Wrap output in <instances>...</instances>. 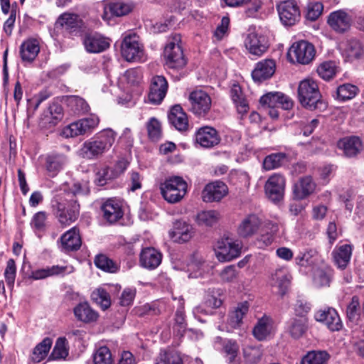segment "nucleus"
Returning <instances> with one entry per match:
<instances>
[{
    "instance_id": "f257e3e1",
    "label": "nucleus",
    "mask_w": 364,
    "mask_h": 364,
    "mask_svg": "<svg viewBox=\"0 0 364 364\" xmlns=\"http://www.w3.org/2000/svg\"><path fill=\"white\" fill-rule=\"evenodd\" d=\"M117 133L112 129H105L85 141L79 150V155L87 160H96L108 152L113 146Z\"/></svg>"
},
{
    "instance_id": "f03ea898",
    "label": "nucleus",
    "mask_w": 364,
    "mask_h": 364,
    "mask_svg": "<svg viewBox=\"0 0 364 364\" xmlns=\"http://www.w3.org/2000/svg\"><path fill=\"white\" fill-rule=\"evenodd\" d=\"M298 99L301 105L311 111L325 110L327 104L322 100L316 81L307 78L301 80L298 87Z\"/></svg>"
},
{
    "instance_id": "7ed1b4c3",
    "label": "nucleus",
    "mask_w": 364,
    "mask_h": 364,
    "mask_svg": "<svg viewBox=\"0 0 364 364\" xmlns=\"http://www.w3.org/2000/svg\"><path fill=\"white\" fill-rule=\"evenodd\" d=\"M66 196L57 195L52 200V208L59 223L63 225H70L80 215V204L77 200L69 198Z\"/></svg>"
},
{
    "instance_id": "20e7f679",
    "label": "nucleus",
    "mask_w": 364,
    "mask_h": 364,
    "mask_svg": "<svg viewBox=\"0 0 364 364\" xmlns=\"http://www.w3.org/2000/svg\"><path fill=\"white\" fill-rule=\"evenodd\" d=\"M181 35L176 33L168 40L164 50L165 65L171 69H181L186 65V59L182 49Z\"/></svg>"
},
{
    "instance_id": "39448f33",
    "label": "nucleus",
    "mask_w": 364,
    "mask_h": 364,
    "mask_svg": "<svg viewBox=\"0 0 364 364\" xmlns=\"http://www.w3.org/2000/svg\"><path fill=\"white\" fill-rule=\"evenodd\" d=\"M121 53L128 62H141L144 60V46L135 32L130 31L124 34Z\"/></svg>"
},
{
    "instance_id": "423d86ee",
    "label": "nucleus",
    "mask_w": 364,
    "mask_h": 364,
    "mask_svg": "<svg viewBox=\"0 0 364 364\" xmlns=\"http://www.w3.org/2000/svg\"><path fill=\"white\" fill-rule=\"evenodd\" d=\"M160 191L164 198L170 203L180 201L187 192V183L180 176L166 178L160 184Z\"/></svg>"
},
{
    "instance_id": "0eeeda50",
    "label": "nucleus",
    "mask_w": 364,
    "mask_h": 364,
    "mask_svg": "<svg viewBox=\"0 0 364 364\" xmlns=\"http://www.w3.org/2000/svg\"><path fill=\"white\" fill-rule=\"evenodd\" d=\"M100 121L97 115L91 114L65 127L62 131V135L65 138H73L90 134L98 127Z\"/></svg>"
},
{
    "instance_id": "6e6552de",
    "label": "nucleus",
    "mask_w": 364,
    "mask_h": 364,
    "mask_svg": "<svg viewBox=\"0 0 364 364\" xmlns=\"http://www.w3.org/2000/svg\"><path fill=\"white\" fill-rule=\"evenodd\" d=\"M188 110L198 117H204L210 111L212 100L210 95L202 90L191 92L188 96Z\"/></svg>"
},
{
    "instance_id": "1a4fd4ad",
    "label": "nucleus",
    "mask_w": 364,
    "mask_h": 364,
    "mask_svg": "<svg viewBox=\"0 0 364 364\" xmlns=\"http://www.w3.org/2000/svg\"><path fill=\"white\" fill-rule=\"evenodd\" d=\"M244 45L252 59L262 56L269 47L266 37L255 31L250 32L247 35Z\"/></svg>"
},
{
    "instance_id": "9d476101",
    "label": "nucleus",
    "mask_w": 364,
    "mask_h": 364,
    "mask_svg": "<svg viewBox=\"0 0 364 364\" xmlns=\"http://www.w3.org/2000/svg\"><path fill=\"white\" fill-rule=\"evenodd\" d=\"M316 50L313 44L306 41H299L292 44L289 50V55L294 58L296 61L302 65L310 63L314 58Z\"/></svg>"
},
{
    "instance_id": "9b49d317",
    "label": "nucleus",
    "mask_w": 364,
    "mask_h": 364,
    "mask_svg": "<svg viewBox=\"0 0 364 364\" xmlns=\"http://www.w3.org/2000/svg\"><path fill=\"white\" fill-rule=\"evenodd\" d=\"M111 39L97 32L86 33L83 38V45L89 53H100L110 47Z\"/></svg>"
},
{
    "instance_id": "f8f14e48",
    "label": "nucleus",
    "mask_w": 364,
    "mask_h": 364,
    "mask_svg": "<svg viewBox=\"0 0 364 364\" xmlns=\"http://www.w3.org/2000/svg\"><path fill=\"white\" fill-rule=\"evenodd\" d=\"M267 198L274 203L283 199L285 190V178L279 173L272 174L264 185Z\"/></svg>"
},
{
    "instance_id": "ddd939ff",
    "label": "nucleus",
    "mask_w": 364,
    "mask_h": 364,
    "mask_svg": "<svg viewBox=\"0 0 364 364\" xmlns=\"http://www.w3.org/2000/svg\"><path fill=\"white\" fill-rule=\"evenodd\" d=\"M240 250L241 246L239 243L231 242L226 238L218 241L215 253L220 262H228L239 257Z\"/></svg>"
},
{
    "instance_id": "4468645a",
    "label": "nucleus",
    "mask_w": 364,
    "mask_h": 364,
    "mask_svg": "<svg viewBox=\"0 0 364 364\" xmlns=\"http://www.w3.org/2000/svg\"><path fill=\"white\" fill-rule=\"evenodd\" d=\"M281 21L285 26H292L299 20L300 10L294 0H287L277 4Z\"/></svg>"
},
{
    "instance_id": "2eb2a0df",
    "label": "nucleus",
    "mask_w": 364,
    "mask_h": 364,
    "mask_svg": "<svg viewBox=\"0 0 364 364\" xmlns=\"http://www.w3.org/2000/svg\"><path fill=\"white\" fill-rule=\"evenodd\" d=\"M103 218L109 223H114L124 215L122 201L116 198H110L101 205Z\"/></svg>"
},
{
    "instance_id": "dca6fc26",
    "label": "nucleus",
    "mask_w": 364,
    "mask_h": 364,
    "mask_svg": "<svg viewBox=\"0 0 364 364\" xmlns=\"http://www.w3.org/2000/svg\"><path fill=\"white\" fill-rule=\"evenodd\" d=\"M290 281L291 277L288 270L281 267L271 273L269 282L274 292L283 296L289 287Z\"/></svg>"
},
{
    "instance_id": "f3484780",
    "label": "nucleus",
    "mask_w": 364,
    "mask_h": 364,
    "mask_svg": "<svg viewBox=\"0 0 364 364\" xmlns=\"http://www.w3.org/2000/svg\"><path fill=\"white\" fill-rule=\"evenodd\" d=\"M228 193L225 183L221 181H215L207 184L203 192L202 198L204 202L212 203L220 201Z\"/></svg>"
},
{
    "instance_id": "a211bd4d",
    "label": "nucleus",
    "mask_w": 364,
    "mask_h": 364,
    "mask_svg": "<svg viewBox=\"0 0 364 364\" xmlns=\"http://www.w3.org/2000/svg\"><path fill=\"white\" fill-rule=\"evenodd\" d=\"M168 86V82L164 76L153 77L149 93V101L153 104H160L166 95Z\"/></svg>"
},
{
    "instance_id": "6ab92c4d",
    "label": "nucleus",
    "mask_w": 364,
    "mask_h": 364,
    "mask_svg": "<svg viewBox=\"0 0 364 364\" xmlns=\"http://www.w3.org/2000/svg\"><path fill=\"white\" fill-rule=\"evenodd\" d=\"M314 318L317 321L323 323L332 331H339L342 328V322L333 308H326L316 312Z\"/></svg>"
},
{
    "instance_id": "aec40b11",
    "label": "nucleus",
    "mask_w": 364,
    "mask_h": 364,
    "mask_svg": "<svg viewBox=\"0 0 364 364\" xmlns=\"http://www.w3.org/2000/svg\"><path fill=\"white\" fill-rule=\"evenodd\" d=\"M196 142L204 148H212L220 143V138L217 130L211 127L198 129L195 134Z\"/></svg>"
},
{
    "instance_id": "412c9836",
    "label": "nucleus",
    "mask_w": 364,
    "mask_h": 364,
    "mask_svg": "<svg viewBox=\"0 0 364 364\" xmlns=\"http://www.w3.org/2000/svg\"><path fill=\"white\" fill-rule=\"evenodd\" d=\"M273 319L266 315L259 318L252 330V333L258 341H264L271 338L275 332Z\"/></svg>"
},
{
    "instance_id": "4be33fe9",
    "label": "nucleus",
    "mask_w": 364,
    "mask_h": 364,
    "mask_svg": "<svg viewBox=\"0 0 364 364\" xmlns=\"http://www.w3.org/2000/svg\"><path fill=\"white\" fill-rule=\"evenodd\" d=\"M328 23L333 31L342 33L350 28L351 18L346 11L338 10L329 14Z\"/></svg>"
},
{
    "instance_id": "5701e85b",
    "label": "nucleus",
    "mask_w": 364,
    "mask_h": 364,
    "mask_svg": "<svg viewBox=\"0 0 364 364\" xmlns=\"http://www.w3.org/2000/svg\"><path fill=\"white\" fill-rule=\"evenodd\" d=\"M193 227L181 220L174 223L173 229L169 232V236L174 242L184 243L189 241L193 235Z\"/></svg>"
},
{
    "instance_id": "b1692460",
    "label": "nucleus",
    "mask_w": 364,
    "mask_h": 364,
    "mask_svg": "<svg viewBox=\"0 0 364 364\" xmlns=\"http://www.w3.org/2000/svg\"><path fill=\"white\" fill-rule=\"evenodd\" d=\"M261 224L262 221L257 215H248L240 223L237 233L242 237H250L258 231Z\"/></svg>"
},
{
    "instance_id": "393cba45",
    "label": "nucleus",
    "mask_w": 364,
    "mask_h": 364,
    "mask_svg": "<svg viewBox=\"0 0 364 364\" xmlns=\"http://www.w3.org/2000/svg\"><path fill=\"white\" fill-rule=\"evenodd\" d=\"M276 64L272 59H265L257 63L252 73V77L255 82H262L273 75Z\"/></svg>"
},
{
    "instance_id": "a878e982",
    "label": "nucleus",
    "mask_w": 364,
    "mask_h": 364,
    "mask_svg": "<svg viewBox=\"0 0 364 364\" xmlns=\"http://www.w3.org/2000/svg\"><path fill=\"white\" fill-rule=\"evenodd\" d=\"M353 252V245L343 244L337 245L332 252L335 264L341 269L346 268L350 262Z\"/></svg>"
},
{
    "instance_id": "bb28decb",
    "label": "nucleus",
    "mask_w": 364,
    "mask_h": 364,
    "mask_svg": "<svg viewBox=\"0 0 364 364\" xmlns=\"http://www.w3.org/2000/svg\"><path fill=\"white\" fill-rule=\"evenodd\" d=\"M162 259V254L154 247L142 250L140 255L141 265L148 269H154L159 266Z\"/></svg>"
},
{
    "instance_id": "cd10ccee",
    "label": "nucleus",
    "mask_w": 364,
    "mask_h": 364,
    "mask_svg": "<svg viewBox=\"0 0 364 364\" xmlns=\"http://www.w3.org/2000/svg\"><path fill=\"white\" fill-rule=\"evenodd\" d=\"M316 188V183L310 176L302 177L294 185V197L298 200H302L312 194Z\"/></svg>"
},
{
    "instance_id": "c85d7f7f",
    "label": "nucleus",
    "mask_w": 364,
    "mask_h": 364,
    "mask_svg": "<svg viewBox=\"0 0 364 364\" xmlns=\"http://www.w3.org/2000/svg\"><path fill=\"white\" fill-rule=\"evenodd\" d=\"M83 25L82 21L80 17L70 13H64L61 14L55 22L56 28H62L72 33L80 29Z\"/></svg>"
},
{
    "instance_id": "c756f323",
    "label": "nucleus",
    "mask_w": 364,
    "mask_h": 364,
    "mask_svg": "<svg viewBox=\"0 0 364 364\" xmlns=\"http://www.w3.org/2000/svg\"><path fill=\"white\" fill-rule=\"evenodd\" d=\"M61 245L65 251L77 250L82 245L79 230L73 227L65 232L60 237Z\"/></svg>"
},
{
    "instance_id": "7c9ffc66",
    "label": "nucleus",
    "mask_w": 364,
    "mask_h": 364,
    "mask_svg": "<svg viewBox=\"0 0 364 364\" xmlns=\"http://www.w3.org/2000/svg\"><path fill=\"white\" fill-rule=\"evenodd\" d=\"M169 122L178 131L187 130L188 127V117L179 105L173 106L168 114Z\"/></svg>"
},
{
    "instance_id": "2f4dec72",
    "label": "nucleus",
    "mask_w": 364,
    "mask_h": 364,
    "mask_svg": "<svg viewBox=\"0 0 364 364\" xmlns=\"http://www.w3.org/2000/svg\"><path fill=\"white\" fill-rule=\"evenodd\" d=\"M73 272V268L67 266L53 265L31 272V278L35 280L44 279L49 277L63 275Z\"/></svg>"
},
{
    "instance_id": "473e14b6",
    "label": "nucleus",
    "mask_w": 364,
    "mask_h": 364,
    "mask_svg": "<svg viewBox=\"0 0 364 364\" xmlns=\"http://www.w3.org/2000/svg\"><path fill=\"white\" fill-rule=\"evenodd\" d=\"M40 52V45L38 40L28 38L24 41L20 47V55L24 62H33Z\"/></svg>"
},
{
    "instance_id": "72a5a7b5",
    "label": "nucleus",
    "mask_w": 364,
    "mask_h": 364,
    "mask_svg": "<svg viewBox=\"0 0 364 364\" xmlns=\"http://www.w3.org/2000/svg\"><path fill=\"white\" fill-rule=\"evenodd\" d=\"M338 147L342 149L347 157L355 156L362 149V142L358 136L345 137L338 142Z\"/></svg>"
},
{
    "instance_id": "f704fd0d",
    "label": "nucleus",
    "mask_w": 364,
    "mask_h": 364,
    "mask_svg": "<svg viewBox=\"0 0 364 364\" xmlns=\"http://www.w3.org/2000/svg\"><path fill=\"white\" fill-rule=\"evenodd\" d=\"M53 345L51 338L46 337L38 343L32 350L29 364H36L43 361L48 355Z\"/></svg>"
},
{
    "instance_id": "c9c22d12",
    "label": "nucleus",
    "mask_w": 364,
    "mask_h": 364,
    "mask_svg": "<svg viewBox=\"0 0 364 364\" xmlns=\"http://www.w3.org/2000/svg\"><path fill=\"white\" fill-rule=\"evenodd\" d=\"M67 163L64 154L53 153L46 157V168L52 177L55 176Z\"/></svg>"
},
{
    "instance_id": "e433bc0d",
    "label": "nucleus",
    "mask_w": 364,
    "mask_h": 364,
    "mask_svg": "<svg viewBox=\"0 0 364 364\" xmlns=\"http://www.w3.org/2000/svg\"><path fill=\"white\" fill-rule=\"evenodd\" d=\"M250 306L247 301L240 303L229 313L228 323L232 328H238L242 323L244 316L248 312Z\"/></svg>"
},
{
    "instance_id": "4c0bfd02",
    "label": "nucleus",
    "mask_w": 364,
    "mask_h": 364,
    "mask_svg": "<svg viewBox=\"0 0 364 364\" xmlns=\"http://www.w3.org/2000/svg\"><path fill=\"white\" fill-rule=\"evenodd\" d=\"M74 314L77 320L84 323L95 321L98 317L97 313L86 302L77 305L74 309Z\"/></svg>"
},
{
    "instance_id": "58836bf2",
    "label": "nucleus",
    "mask_w": 364,
    "mask_h": 364,
    "mask_svg": "<svg viewBox=\"0 0 364 364\" xmlns=\"http://www.w3.org/2000/svg\"><path fill=\"white\" fill-rule=\"evenodd\" d=\"M318 260V252L312 249L299 252L295 257L296 264L304 267H313L316 264Z\"/></svg>"
},
{
    "instance_id": "ea45409f",
    "label": "nucleus",
    "mask_w": 364,
    "mask_h": 364,
    "mask_svg": "<svg viewBox=\"0 0 364 364\" xmlns=\"http://www.w3.org/2000/svg\"><path fill=\"white\" fill-rule=\"evenodd\" d=\"M308 321L306 317L293 318L289 321L288 332L294 338H299L307 330Z\"/></svg>"
},
{
    "instance_id": "a19ab883",
    "label": "nucleus",
    "mask_w": 364,
    "mask_h": 364,
    "mask_svg": "<svg viewBox=\"0 0 364 364\" xmlns=\"http://www.w3.org/2000/svg\"><path fill=\"white\" fill-rule=\"evenodd\" d=\"M343 53L349 60H353L361 57L363 48L359 41L350 39L344 44Z\"/></svg>"
},
{
    "instance_id": "79ce46f5",
    "label": "nucleus",
    "mask_w": 364,
    "mask_h": 364,
    "mask_svg": "<svg viewBox=\"0 0 364 364\" xmlns=\"http://www.w3.org/2000/svg\"><path fill=\"white\" fill-rule=\"evenodd\" d=\"M329 358V354L325 350H312L303 357L301 364H326Z\"/></svg>"
},
{
    "instance_id": "37998d69",
    "label": "nucleus",
    "mask_w": 364,
    "mask_h": 364,
    "mask_svg": "<svg viewBox=\"0 0 364 364\" xmlns=\"http://www.w3.org/2000/svg\"><path fill=\"white\" fill-rule=\"evenodd\" d=\"M155 364H183V360L177 351L161 350L156 359Z\"/></svg>"
},
{
    "instance_id": "c03bdc74",
    "label": "nucleus",
    "mask_w": 364,
    "mask_h": 364,
    "mask_svg": "<svg viewBox=\"0 0 364 364\" xmlns=\"http://www.w3.org/2000/svg\"><path fill=\"white\" fill-rule=\"evenodd\" d=\"M96 267L105 272L114 273L119 269L118 264L105 255H99L95 259Z\"/></svg>"
},
{
    "instance_id": "a18cd8bd",
    "label": "nucleus",
    "mask_w": 364,
    "mask_h": 364,
    "mask_svg": "<svg viewBox=\"0 0 364 364\" xmlns=\"http://www.w3.org/2000/svg\"><path fill=\"white\" fill-rule=\"evenodd\" d=\"M109 11L115 16H123L129 14L134 9L132 3L124 1L111 2L108 5Z\"/></svg>"
},
{
    "instance_id": "49530a36",
    "label": "nucleus",
    "mask_w": 364,
    "mask_h": 364,
    "mask_svg": "<svg viewBox=\"0 0 364 364\" xmlns=\"http://www.w3.org/2000/svg\"><path fill=\"white\" fill-rule=\"evenodd\" d=\"M360 316V304L359 299L357 296H353L347 305L346 316L348 319L353 322L357 323Z\"/></svg>"
},
{
    "instance_id": "de8ad7c7",
    "label": "nucleus",
    "mask_w": 364,
    "mask_h": 364,
    "mask_svg": "<svg viewBox=\"0 0 364 364\" xmlns=\"http://www.w3.org/2000/svg\"><path fill=\"white\" fill-rule=\"evenodd\" d=\"M220 218V214L214 210H203L200 212L197 215V221L198 224L212 226L215 225Z\"/></svg>"
},
{
    "instance_id": "09e8293b",
    "label": "nucleus",
    "mask_w": 364,
    "mask_h": 364,
    "mask_svg": "<svg viewBox=\"0 0 364 364\" xmlns=\"http://www.w3.org/2000/svg\"><path fill=\"white\" fill-rule=\"evenodd\" d=\"M286 159V154L283 153H275L267 156L263 161V167L267 171L280 167Z\"/></svg>"
},
{
    "instance_id": "8fccbe9b",
    "label": "nucleus",
    "mask_w": 364,
    "mask_h": 364,
    "mask_svg": "<svg viewBox=\"0 0 364 364\" xmlns=\"http://www.w3.org/2000/svg\"><path fill=\"white\" fill-rule=\"evenodd\" d=\"M68 102L69 107L76 114H83L90 110V106L87 102L80 97L71 96L68 98Z\"/></svg>"
},
{
    "instance_id": "3c124183",
    "label": "nucleus",
    "mask_w": 364,
    "mask_h": 364,
    "mask_svg": "<svg viewBox=\"0 0 364 364\" xmlns=\"http://www.w3.org/2000/svg\"><path fill=\"white\" fill-rule=\"evenodd\" d=\"M142 78L141 73L136 68L127 70L119 80L122 83H126L129 86L137 85L140 83Z\"/></svg>"
},
{
    "instance_id": "603ef678",
    "label": "nucleus",
    "mask_w": 364,
    "mask_h": 364,
    "mask_svg": "<svg viewBox=\"0 0 364 364\" xmlns=\"http://www.w3.org/2000/svg\"><path fill=\"white\" fill-rule=\"evenodd\" d=\"M92 358L94 364H113L111 352L106 346H102L97 349Z\"/></svg>"
},
{
    "instance_id": "864d4df0",
    "label": "nucleus",
    "mask_w": 364,
    "mask_h": 364,
    "mask_svg": "<svg viewBox=\"0 0 364 364\" xmlns=\"http://www.w3.org/2000/svg\"><path fill=\"white\" fill-rule=\"evenodd\" d=\"M92 300L100 305L103 310L108 309L111 305V299L109 294L104 289H97L92 293Z\"/></svg>"
},
{
    "instance_id": "5fc2aeb1",
    "label": "nucleus",
    "mask_w": 364,
    "mask_h": 364,
    "mask_svg": "<svg viewBox=\"0 0 364 364\" xmlns=\"http://www.w3.org/2000/svg\"><path fill=\"white\" fill-rule=\"evenodd\" d=\"M68 351L66 348V339L65 338L60 337L56 341L55 346L50 354V358L53 360H58L65 358L68 356Z\"/></svg>"
},
{
    "instance_id": "6e6d98bb",
    "label": "nucleus",
    "mask_w": 364,
    "mask_h": 364,
    "mask_svg": "<svg viewBox=\"0 0 364 364\" xmlns=\"http://www.w3.org/2000/svg\"><path fill=\"white\" fill-rule=\"evenodd\" d=\"M317 73L325 80L331 79L336 73L335 63L333 61L323 63L318 67Z\"/></svg>"
},
{
    "instance_id": "4d7b16f0",
    "label": "nucleus",
    "mask_w": 364,
    "mask_h": 364,
    "mask_svg": "<svg viewBox=\"0 0 364 364\" xmlns=\"http://www.w3.org/2000/svg\"><path fill=\"white\" fill-rule=\"evenodd\" d=\"M358 90V87L353 85L343 84L337 88V96L343 101L350 100L357 95Z\"/></svg>"
},
{
    "instance_id": "13d9d810",
    "label": "nucleus",
    "mask_w": 364,
    "mask_h": 364,
    "mask_svg": "<svg viewBox=\"0 0 364 364\" xmlns=\"http://www.w3.org/2000/svg\"><path fill=\"white\" fill-rule=\"evenodd\" d=\"M243 353L246 362L251 364L258 363L262 356V350L259 347L247 346L244 349Z\"/></svg>"
},
{
    "instance_id": "bf43d9fd",
    "label": "nucleus",
    "mask_w": 364,
    "mask_h": 364,
    "mask_svg": "<svg viewBox=\"0 0 364 364\" xmlns=\"http://www.w3.org/2000/svg\"><path fill=\"white\" fill-rule=\"evenodd\" d=\"M149 137L152 141H158L161 137L160 122L154 117L151 118L146 125Z\"/></svg>"
},
{
    "instance_id": "052dcab7",
    "label": "nucleus",
    "mask_w": 364,
    "mask_h": 364,
    "mask_svg": "<svg viewBox=\"0 0 364 364\" xmlns=\"http://www.w3.org/2000/svg\"><path fill=\"white\" fill-rule=\"evenodd\" d=\"M16 274V267L15 261L13 259H9L6 262V267L4 271V277L7 285L11 289L14 287Z\"/></svg>"
},
{
    "instance_id": "680f3d73",
    "label": "nucleus",
    "mask_w": 364,
    "mask_h": 364,
    "mask_svg": "<svg viewBox=\"0 0 364 364\" xmlns=\"http://www.w3.org/2000/svg\"><path fill=\"white\" fill-rule=\"evenodd\" d=\"M224 351L228 357L229 363H237V357L239 352V346L236 341L229 340L224 345Z\"/></svg>"
},
{
    "instance_id": "e2e57ef3",
    "label": "nucleus",
    "mask_w": 364,
    "mask_h": 364,
    "mask_svg": "<svg viewBox=\"0 0 364 364\" xmlns=\"http://www.w3.org/2000/svg\"><path fill=\"white\" fill-rule=\"evenodd\" d=\"M323 6L318 1L309 2L306 7V18L311 21L316 20L322 14Z\"/></svg>"
},
{
    "instance_id": "0e129e2a",
    "label": "nucleus",
    "mask_w": 364,
    "mask_h": 364,
    "mask_svg": "<svg viewBox=\"0 0 364 364\" xmlns=\"http://www.w3.org/2000/svg\"><path fill=\"white\" fill-rule=\"evenodd\" d=\"M47 214L44 211L36 213L31 220L32 228L37 231H43L46 227Z\"/></svg>"
},
{
    "instance_id": "69168bd1",
    "label": "nucleus",
    "mask_w": 364,
    "mask_h": 364,
    "mask_svg": "<svg viewBox=\"0 0 364 364\" xmlns=\"http://www.w3.org/2000/svg\"><path fill=\"white\" fill-rule=\"evenodd\" d=\"M127 181L128 191L135 192L142 187L143 176L136 171H132L129 173Z\"/></svg>"
},
{
    "instance_id": "338daca9",
    "label": "nucleus",
    "mask_w": 364,
    "mask_h": 364,
    "mask_svg": "<svg viewBox=\"0 0 364 364\" xmlns=\"http://www.w3.org/2000/svg\"><path fill=\"white\" fill-rule=\"evenodd\" d=\"M279 92H272L262 95L259 100L260 104L268 107H277L279 100Z\"/></svg>"
},
{
    "instance_id": "774afa93",
    "label": "nucleus",
    "mask_w": 364,
    "mask_h": 364,
    "mask_svg": "<svg viewBox=\"0 0 364 364\" xmlns=\"http://www.w3.org/2000/svg\"><path fill=\"white\" fill-rule=\"evenodd\" d=\"M314 282L318 287L329 286L330 277L322 269H318L314 274Z\"/></svg>"
}]
</instances>
